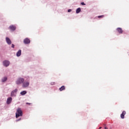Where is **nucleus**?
Returning <instances> with one entry per match:
<instances>
[{
  "instance_id": "obj_10",
  "label": "nucleus",
  "mask_w": 129,
  "mask_h": 129,
  "mask_svg": "<svg viewBox=\"0 0 129 129\" xmlns=\"http://www.w3.org/2000/svg\"><path fill=\"white\" fill-rule=\"evenodd\" d=\"M124 115H125V111H123L122 113L120 114L121 118H124Z\"/></svg>"
},
{
  "instance_id": "obj_17",
  "label": "nucleus",
  "mask_w": 129,
  "mask_h": 129,
  "mask_svg": "<svg viewBox=\"0 0 129 129\" xmlns=\"http://www.w3.org/2000/svg\"><path fill=\"white\" fill-rule=\"evenodd\" d=\"M98 18L99 19H100V18H104V15L99 16H98Z\"/></svg>"
},
{
  "instance_id": "obj_13",
  "label": "nucleus",
  "mask_w": 129,
  "mask_h": 129,
  "mask_svg": "<svg viewBox=\"0 0 129 129\" xmlns=\"http://www.w3.org/2000/svg\"><path fill=\"white\" fill-rule=\"evenodd\" d=\"M65 86H62L60 88H59V90L60 91H63V90H65Z\"/></svg>"
},
{
  "instance_id": "obj_21",
  "label": "nucleus",
  "mask_w": 129,
  "mask_h": 129,
  "mask_svg": "<svg viewBox=\"0 0 129 129\" xmlns=\"http://www.w3.org/2000/svg\"><path fill=\"white\" fill-rule=\"evenodd\" d=\"M26 104H28L29 105H31V103H26Z\"/></svg>"
},
{
  "instance_id": "obj_23",
  "label": "nucleus",
  "mask_w": 129,
  "mask_h": 129,
  "mask_svg": "<svg viewBox=\"0 0 129 129\" xmlns=\"http://www.w3.org/2000/svg\"><path fill=\"white\" fill-rule=\"evenodd\" d=\"M54 83H53V84L51 83V85H54Z\"/></svg>"
},
{
  "instance_id": "obj_22",
  "label": "nucleus",
  "mask_w": 129,
  "mask_h": 129,
  "mask_svg": "<svg viewBox=\"0 0 129 129\" xmlns=\"http://www.w3.org/2000/svg\"><path fill=\"white\" fill-rule=\"evenodd\" d=\"M104 128L105 129H108V128H107V127H105Z\"/></svg>"
},
{
  "instance_id": "obj_8",
  "label": "nucleus",
  "mask_w": 129,
  "mask_h": 129,
  "mask_svg": "<svg viewBox=\"0 0 129 129\" xmlns=\"http://www.w3.org/2000/svg\"><path fill=\"white\" fill-rule=\"evenodd\" d=\"M6 42L7 43H8L9 45H11L12 44V41H11V39L9 38V37H6Z\"/></svg>"
},
{
  "instance_id": "obj_11",
  "label": "nucleus",
  "mask_w": 129,
  "mask_h": 129,
  "mask_svg": "<svg viewBox=\"0 0 129 129\" xmlns=\"http://www.w3.org/2000/svg\"><path fill=\"white\" fill-rule=\"evenodd\" d=\"M117 31L119 33V34H122V29L121 28H117Z\"/></svg>"
},
{
  "instance_id": "obj_20",
  "label": "nucleus",
  "mask_w": 129,
  "mask_h": 129,
  "mask_svg": "<svg viewBox=\"0 0 129 129\" xmlns=\"http://www.w3.org/2000/svg\"><path fill=\"white\" fill-rule=\"evenodd\" d=\"M71 9H69V10H68V13H70V12H71Z\"/></svg>"
},
{
  "instance_id": "obj_25",
  "label": "nucleus",
  "mask_w": 129,
  "mask_h": 129,
  "mask_svg": "<svg viewBox=\"0 0 129 129\" xmlns=\"http://www.w3.org/2000/svg\"><path fill=\"white\" fill-rule=\"evenodd\" d=\"M13 94H14V95H15V93H13Z\"/></svg>"
},
{
  "instance_id": "obj_4",
  "label": "nucleus",
  "mask_w": 129,
  "mask_h": 129,
  "mask_svg": "<svg viewBox=\"0 0 129 129\" xmlns=\"http://www.w3.org/2000/svg\"><path fill=\"white\" fill-rule=\"evenodd\" d=\"M3 64L5 67H8V66H10V64H11V62L9 60H4L3 62Z\"/></svg>"
},
{
  "instance_id": "obj_16",
  "label": "nucleus",
  "mask_w": 129,
  "mask_h": 129,
  "mask_svg": "<svg viewBox=\"0 0 129 129\" xmlns=\"http://www.w3.org/2000/svg\"><path fill=\"white\" fill-rule=\"evenodd\" d=\"M27 94V91H23L22 92H21L20 93V94L21 95H25V94Z\"/></svg>"
},
{
  "instance_id": "obj_14",
  "label": "nucleus",
  "mask_w": 129,
  "mask_h": 129,
  "mask_svg": "<svg viewBox=\"0 0 129 129\" xmlns=\"http://www.w3.org/2000/svg\"><path fill=\"white\" fill-rule=\"evenodd\" d=\"M8 80V78L6 77H5L3 78L2 80V82H6Z\"/></svg>"
},
{
  "instance_id": "obj_24",
  "label": "nucleus",
  "mask_w": 129,
  "mask_h": 129,
  "mask_svg": "<svg viewBox=\"0 0 129 129\" xmlns=\"http://www.w3.org/2000/svg\"><path fill=\"white\" fill-rule=\"evenodd\" d=\"M19 120H21V118L17 120V121H19Z\"/></svg>"
},
{
  "instance_id": "obj_7",
  "label": "nucleus",
  "mask_w": 129,
  "mask_h": 129,
  "mask_svg": "<svg viewBox=\"0 0 129 129\" xmlns=\"http://www.w3.org/2000/svg\"><path fill=\"white\" fill-rule=\"evenodd\" d=\"M12 100H13V99L12 98V97L8 98L7 100V103L8 104H10V103L12 102Z\"/></svg>"
},
{
  "instance_id": "obj_12",
  "label": "nucleus",
  "mask_w": 129,
  "mask_h": 129,
  "mask_svg": "<svg viewBox=\"0 0 129 129\" xmlns=\"http://www.w3.org/2000/svg\"><path fill=\"white\" fill-rule=\"evenodd\" d=\"M17 91H18V89H15L14 90H13L11 92V96H14V94H13V93H17Z\"/></svg>"
},
{
  "instance_id": "obj_6",
  "label": "nucleus",
  "mask_w": 129,
  "mask_h": 129,
  "mask_svg": "<svg viewBox=\"0 0 129 129\" xmlns=\"http://www.w3.org/2000/svg\"><path fill=\"white\" fill-rule=\"evenodd\" d=\"M16 26L15 25H11L9 27V29L11 31H15L16 30Z\"/></svg>"
},
{
  "instance_id": "obj_3",
  "label": "nucleus",
  "mask_w": 129,
  "mask_h": 129,
  "mask_svg": "<svg viewBox=\"0 0 129 129\" xmlns=\"http://www.w3.org/2000/svg\"><path fill=\"white\" fill-rule=\"evenodd\" d=\"M29 85L30 82H29V81H25L24 82H23L22 87H23V88H26V87H28Z\"/></svg>"
},
{
  "instance_id": "obj_1",
  "label": "nucleus",
  "mask_w": 129,
  "mask_h": 129,
  "mask_svg": "<svg viewBox=\"0 0 129 129\" xmlns=\"http://www.w3.org/2000/svg\"><path fill=\"white\" fill-rule=\"evenodd\" d=\"M20 116H23V111L21 108H18L16 113V117L18 118V117H20Z\"/></svg>"
},
{
  "instance_id": "obj_2",
  "label": "nucleus",
  "mask_w": 129,
  "mask_h": 129,
  "mask_svg": "<svg viewBox=\"0 0 129 129\" xmlns=\"http://www.w3.org/2000/svg\"><path fill=\"white\" fill-rule=\"evenodd\" d=\"M24 81H25V79H24V78H19L16 81V83L18 85H20V84H22V83H24Z\"/></svg>"
},
{
  "instance_id": "obj_5",
  "label": "nucleus",
  "mask_w": 129,
  "mask_h": 129,
  "mask_svg": "<svg viewBox=\"0 0 129 129\" xmlns=\"http://www.w3.org/2000/svg\"><path fill=\"white\" fill-rule=\"evenodd\" d=\"M24 44H30L31 43V40L29 38H25L24 40Z\"/></svg>"
},
{
  "instance_id": "obj_19",
  "label": "nucleus",
  "mask_w": 129,
  "mask_h": 129,
  "mask_svg": "<svg viewBox=\"0 0 129 129\" xmlns=\"http://www.w3.org/2000/svg\"><path fill=\"white\" fill-rule=\"evenodd\" d=\"M12 48H15V45L14 44H12Z\"/></svg>"
},
{
  "instance_id": "obj_9",
  "label": "nucleus",
  "mask_w": 129,
  "mask_h": 129,
  "mask_svg": "<svg viewBox=\"0 0 129 129\" xmlns=\"http://www.w3.org/2000/svg\"><path fill=\"white\" fill-rule=\"evenodd\" d=\"M22 55V50L21 49L19 50V51L17 52L16 55L17 57H20Z\"/></svg>"
},
{
  "instance_id": "obj_15",
  "label": "nucleus",
  "mask_w": 129,
  "mask_h": 129,
  "mask_svg": "<svg viewBox=\"0 0 129 129\" xmlns=\"http://www.w3.org/2000/svg\"><path fill=\"white\" fill-rule=\"evenodd\" d=\"M80 12H81V9L80 8H78L76 10V13L79 14V13H80Z\"/></svg>"
},
{
  "instance_id": "obj_18",
  "label": "nucleus",
  "mask_w": 129,
  "mask_h": 129,
  "mask_svg": "<svg viewBox=\"0 0 129 129\" xmlns=\"http://www.w3.org/2000/svg\"><path fill=\"white\" fill-rule=\"evenodd\" d=\"M81 5L82 6H85V3H84V2L81 3Z\"/></svg>"
}]
</instances>
